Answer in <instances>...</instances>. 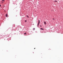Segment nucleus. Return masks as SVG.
Returning <instances> with one entry per match:
<instances>
[{"label": "nucleus", "mask_w": 63, "mask_h": 63, "mask_svg": "<svg viewBox=\"0 0 63 63\" xmlns=\"http://www.w3.org/2000/svg\"><path fill=\"white\" fill-rule=\"evenodd\" d=\"M40 21L39 20V22H38V26L40 24Z\"/></svg>", "instance_id": "nucleus-1"}, {"label": "nucleus", "mask_w": 63, "mask_h": 63, "mask_svg": "<svg viewBox=\"0 0 63 63\" xmlns=\"http://www.w3.org/2000/svg\"><path fill=\"white\" fill-rule=\"evenodd\" d=\"M44 23L45 25H46L47 24V23L45 21L44 22Z\"/></svg>", "instance_id": "nucleus-2"}, {"label": "nucleus", "mask_w": 63, "mask_h": 63, "mask_svg": "<svg viewBox=\"0 0 63 63\" xmlns=\"http://www.w3.org/2000/svg\"><path fill=\"white\" fill-rule=\"evenodd\" d=\"M6 17H7L8 16V15L7 14H6V16H5Z\"/></svg>", "instance_id": "nucleus-3"}, {"label": "nucleus", "mask_w": 63, "mask_h": 63, "mask_svg": "<svg viewBox=\"0 0 63 63\" xmlns=\"http://www.w3.org/2000/svg\"><path fill=\"white\" fill-rule=\"evenodd\" d=\"M41 30H44V29H43V28H40V29Z\"/></svg>", "instance_id": "nucleus-4"}, {"label": "nucleus", "mask_w": 63, "mask_h": 63, "mask_svg": "<svg viewBox=\"0 0 63 63\" xmlns=\"http://www.w3.org/2000/svg\"><path fill=\"white\" fill-rule=\"evenodd\" d=\"M33 30H35V28H33Z\"/></svg>", "instance_id": "nucleus-5"}, {"label": "nucleus", "mask_w": 63, "mask_h": 63, "mask_svg": "<svg viewBox=\"0 0 63 63\" xmlns=\"http://www.w3.org/2000/svg\"><path fill=\"white\" fill-rule=\"evenodd\" d=\"M2 1L3 2V1H4V0H2Z\"/></svg>", "instance_id": "nucleus-6"}, {"label": "nucleus", "mask_w": 63, "mask_h": 63, "mask_svg": "<svg viewBox=\"0 0 63 63\" xmlns=\"http://www.w3.org/2000/svg\"><path fill=\"white\" fill-rule=\"evenodd\" d=\"M27 16V17H29V16Z\"/></svg>", "instance_id": "nucleus-7"}, {"label": "nucleus", "mask_w": 63, "mask_h": 63, "mask_svg": "<svg viewBox=\"0 0 63 63\" xmlns=\"http://www.w3.org/2000/svg\"><path fill=\"white\" fill-rule=\"evenodd\" d=\"M26 34V33H24V34Z\"/></svg>", "instance_id": "nucleus-8"}, {"label": "nucleus", "mask_w": 63, "mask_h": 63, "mask_svg": "<svg viewBox=\"0 0 63 63\" xmlns=\"http://www.w3.org/2000/svg\"><path fill=\"white\" fill-rule=\"evenodd\" d=\"M54 1L55 2H57V1Z\"/></svg>", "instance_id": "nucleus-9"}, {"label": "nucleus", "mask_w": 63, "mask_h": 63, "mask_svg": "<svg viewBox=\"0 0 63 63\" xmlns=\"http://www.w3.org/2000/svg\"><path fill=\"white\" fill-rule=\"evenodd\" d=\"M25 22H27V20H26L25 21Z\"/></svg>", "instance_id": "nucleus-10"}, {"label": "nucleus", "mask_w": 63, "mask_h": 63, "mask_svg": "<svg viewBox=\"0 0 63 63\" xmlns=\"http://www.w3.org/2000/svg\"><path fill=\"white\" fill-rule=\"evenodd\" d=\"M1 6V5H0V7Z\"/></svg>", "instance_id": "nucleus-11"}, {"label": "nucleus", "mask_w": 63, "mask_h": 63, "mask_svg": "<svg viewBox=\"0 0 63 63\" xmlns=\"http://www.w3.org/2000/svg\"><path fill=\"white\" fill-rule=\"evenodd\" d=\"M54 18L53 19V20H54Z\"/></svg>", "instance_id": "nucleus-12"}, {"label": "nucleus", "mask_w": 63, "mask_h": 63, "mask_svg": "<svg viewBox=\"0 0 63 63\" xmlns=\"http://www.w3.org/2000/svg\"><path fill=\"white\" fill-rule=\"evenodd\" d=\"M40 27H41V26H40Z\"/></svg>", "instance_id": "nucleus-13"}, {"label": "nucleus", "mask_w": 63, "mask_h": 63, "mask_svg": "<svg viewBox=\"0 0 63 63\" xmlns=\"http://www.w3.org/2000/svg\"><path fill=\"white\" fill-rule=\"evenodd\" d=\"M35 48H34V49H35Z\"/></svg>", "instance_id": "nucleus-14"}, {"label": "nucleus", "mask_w": 63, "mask_h": 63, "mask_svg": "<svg viewBox=\"0 0 63 63\" xmlns=\"http://www.w3.org/2000/svg\"><path fill=\"white\" fill-rule=\"evenodd\" d=\"M3 3V2H2V3Z\"/></svg>", "instance_id": "nucleus-15"}]
</instances>
